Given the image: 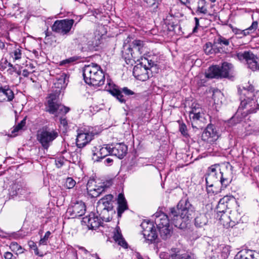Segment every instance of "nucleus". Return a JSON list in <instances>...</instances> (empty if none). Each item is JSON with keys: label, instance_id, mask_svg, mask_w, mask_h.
I'll list each match as a JSON object with an SVG mask.
<instances>
[{"label": "nucleus", "instance_id": "864d4df0", "mask_svg": "<svg viewBox=\"0 0 259 259\" xmlns=\"http://www.w3.org/2000/svg\"><path fill=\"white\" fill-rule=\"evenodd\" d=\"M60 123L64 127H66L67 126V121L66 118L61 117L60 119Z\"/></svg>", "mask_w": 259, "mask_h": 259}, {"label": "nucleus", "instance_id": "393cba45", "mask_svg": "<svg viewBox=\"0 0 259 259\" xmlns=\"http://www.w3.org/2000/svg\"><path fill=\"white\" fill-rule=\"evenodd\" d=\"M29 189L26 187H22L18 184H14L11 187L10 194L12 196H23L27 198L30 194Z\"/></svg>", "mask_w": 259, "mask_h": 259}, {"label": "nucleus", "instance_id": "4468645a", "mask_svg": "<svg viewBox=\"0 0 259 259\" xmlns=\"http://www.w3.org/2000/svg\"><path fill=\"white\" fill-rule=\"evenodd\" d=\"M132 44V48H128V51L131 53V56H128V59L132 58L134 60H138L142 54L147 52L144 41L139 39H135L133 41Z\"/></svg>", "mask_w": 259, "mask_h": 259}, {"label": "nucleus", "instance_id": "0e129e2a", "mask_svg": "<svg viewBox=\"0 0 259 259\" xmlns=\"http://www.w3.org/2000/svg\"><path fill=\"white\" fill-rule=\"evenodd\" d=\"M195 21V27H198L199 26V19L198 18L195 17L194 18Z\"/></svg>", "mask_w": 259, "mask_h": 259}, {"label": "nucleus", "instance_id": "bf43d9fd", "mask_svg": "<svg viewBox=\"0 0 259 259\" xmlns=\"http://www.w3.org/2000/svg\"><path fill=\"white\" fill-rule=\"evenodd\" d=\"M8 71H10L11 73H12L13 72H15L19 75L21 74V71L20 70H17L16 68H15L14 70H11V69H9Z\"/></svg>", "mask_w": 259, "mask_h": 259}, {"label": "nucleus", "instance_id": "5701e85b", "mask_svg": "<svg viewBox=\"0 0 259 259\" xmlns=\"http://www.w3.org/2000/svg\"><path fill=\"white\" fill-rule=\"evenodd\" d=\"M14 98V94L8 85L0 86V102H11Z\"/></svg>", "mask_w": 259, "mask_h": 259}, {"label": "nucleus", "instance_id": "a19ab883", "mask_svg": "<svg viewBox=\"0 0 259 259\" xmlns=\"http://www.w3.org/2000/svg\"><path fill=\"white\" fill-rule=\"evenodd\" d=\"M179 130L181 134L185 138H189V135L188 133L187 127L186 125L183 122L179 121Z\"/></svg>", "mask_w": 259, "mask_h": 259}, {"label": "nucleus", "instance_id": "b1692460", "mask_svg": "<svg viewBox=\"0 0 259 259\" xmlns=\"http://www.w3.org/2000/svg\"><path fill=\"white\" fill-rule=\"evenodd\" d=\"M101 218L95 216L94 213H90L89 216L83 218V221L91 229H96L101 225Z\"/></svg>", "mask_w": 259, "mask_h": 259}, {"label": "nucleus", "instance_id": "c03bdc74", "mask_svg": "<svg viewBox=\"0 0 259 259\" xmlns=\"http://www.w3.org/2000/svg\"><path fill=\"white\" fill-rule=\"evenodd\" d=\"M51 233L50 231H47L45 233L43 238H41L40 239L39 242V245H47L48 239L50 237V236L51 235Z\"/></svg>", "mask_w": 259, "mask_h": 259}, {"label": "nucleus", "instance_id": "13d9d810", "mask_svg": "<svg viewBox=\"0 0 259 259\" xmlns=\"http://www.w3.org/2000/svg\"><path fill=\"white\" fill-rule=\"evenodd\" d=\"M29 74L30 72L27 69H24L22 71V75L24 77H28Z\"/></svg>", "mask_w": 259, "mask_h": 259}, {"label": "nucleus", "instance_id": "338daca9", "mask_svg": "<svg viewBox=\"0 0 259 259\" xmlns=\"http://www.w3.org/2000/svg\"><path fill=\"white\" fill-rule=\"evenodd\" d=\"M51 34H52V32H51V31H49L48 30V29H47V30L45 31V34H46V37L50 36Z\"/></svg>", "mask_w": 259, "mask_h": 259}, {"label": "nucleus", "instance_id": "a878e982", "mask_svg": "<svg viewBox=\"0 0 259 259\" xmlns=\"http://www.w3.org/2000/svg\"><path fill=\"white\" fill-rule=\"evenodd\" d=\"M113 238L119 245L124 248H127V243L123 238L120 228L117 226L113 232Z\"/></svg>", "mask_w": 259, "mask_h": 259}, {"label": "nucleus", "instance_id": "680f3d73", "mask_svg": "<svg viewBox=\"0 0 259 259\" xmlns=\"http://www.w3.org/2000/svg\"><path fill=\"white\" fill-rule=\"evenodd\" d=\"M79 249L83 251L86 254L89 252L84 247L82 246L79 247Z\"/></svg>", "mask_w": 259, "mask_h": 259}, {"label": "nucleus", "instance_id": "37998d69", "mask_svg": "<svg viewBox=\"0 0 259 259\" xmlns=\"http://www.w3.org/2000/svg\"><path fill=\"white\" fill-rule=\"evenodd\" d=\"M26 124V117L24 118L23 120L21 121L20 123H19L17 125L14 127L13 130L12 131V133H15L16 132H18L19 131L22 130L23 127Z\"/></svg>", "mask_w": 259, "mask_h": 259}, {"label": "nucleus", "instance_id": "7c9ffc66", "mask_svg": "<svg viewBox=\"0 0 259 259\" xmlns=\"http://www.w3.org/2000/svg\"><path fill=\"white\" fill-rule=\"evenodd\" d=\"M205 76L207 78H221L220 67L218 66H211L205 71Z\"/></svg>", "mask_w": 259, "mask_h": 259}, {"label": "nucleus", "instance_id": "4c0bfd02", "mask_svg": "<svg viewBox=\"0 0 259 259\" xmlns=\"http://www.w3.org/2000/svg\"><path fill=\"white\" fill-rule=\"evenodd\" d=\"M78 57L77 56L71 57L60 61L59 62V65L61 66L68 67L74 62L78 60Z\"/></svg>", "mask_w": 259, "mask_h": 259}, {"label": "nucleus", "instance_id": "09e8293b", "mask_svg": "<svg viewBox=\"0 0 259 259\" xmlns=\"http://www.w3.org/2000/svg\"><path fill=\"white\" fill-rule=\"evenodd\" d=\"M55 163L56 166L58 168L61 167L64 164V157H58L55 160Z\"/></svg>", "mask_w": 259, "mask_h": 259}, {"label": "nucleus", "instance_id": "aec40b11", "mask_svg": "<svg viewBox=\"0 0 259 259\" xmlns=\"http://www.w3.org/2000/svg\"><path fill=\"white\" fill-rule=\"evenodd\" d=\"M204 113L200 106L198 104L193 103L191 106V110L189 111V117L192 121V126L193 122H197L203 118Z\"/></svg>", "mask_w": 259, "mask_h": 259}, {"label": "nucleus", "instance_id": "774afa93", "mask_svg": "<svg viewBox=\"0 0 259 259\" xmlns=\"http://www.w3.org/2000/svg\"><path fill=\"white\" fill-rule=\"evenodd\" d=\"M27 66H28V68H30V69H33L34 68V66L31 63H30L29 64L27 65Z\"/></svg>", "mask_w": 259, "mask_h": 259}, {"label": "nucleus", "instance_id": "8fccbe9b", "mask_svg": "<svg viewBox=\"0 0 259 259\" xmlns=\"http://www.w3.org/2000/svg\"><path fill=\"white\" fill-rule=\"evenodd\" d=\"M172 253V249H171L170 253L166 252H162L159 254V257L161 259H169L171 257Z\"/></svg>", "mask_w": 259, "mask_h": 259}, {"label": "nucleus", "instance_id": "0eeeda50", "mask_svg": "<svg viewBox=\"0 0 259 259\" xmlns=\"http://www.w3.org/2000/svg\"><path fill=\"white\" fill-rule=\"evenodd\" d=\"M58 136L57 130L45 126L37 131L36 139L43 148L48 150Z\"/></svg>", "mask_w": 259, "mask_h": 259}, {"label": "nucleus", "instance_id": "f257e3e1", "mask_svg": "<svg viewBox=\"0 0 259 259\" xmlns=\"http://www.w3.org/2000/svg\"><path fill=\"white\" fill-rule=\"evenodd\" d=\"M175 207L169 208V217L174 226L180 229L186 227V223L192 218L194 207L186 196L182 198Z\"/></svg>", "mask_w": 259, "mask_h": 259}, {"label": "nucleus", "instance_id": "58836bf2", "mask_svg": "<svg viewBox=\"0 0 259 259\" xmlns=\"http://www.w3.org/2000/svg\"><path fill=\"white\" fill-rule=\"evenodd\" d=\"M251 107L249 109L248 114L255 113L259 110V103L254 97L252 102H251Z\"/></svg>", "mask_w": 259, "mask_h": 259}, {"label": "nucleus", "instance_id": "72a5a7b5", "mask_svg": "<svg viewBox=\"0 0 259 259\" xmlns=\"http://www.w3.org/2000/svg\"><path fill=\"white\" fill-rule=\"evenodd\" d=\"M230 40L225 37L219 35L218 36L214 39V44L218 46L220 45V47L223 49V47L228 46L230 45Z\"/></svg>", "mask_w": 259, "mask_h": 259}, {"label": "nucleus", "instance_id": "f8f14e48", "mask_svg": "<svg viewBox=\"0 0 259 259\" xmlns=\"http://www.w3.org/2000/svg\"><path fill=\"white\" fill-rule=\"evenodd\" d=\"M141 226L143 229V235L148 243L154 242L158 238V234L152 222L143 221Z\"/></svg>", "mask_w": 259, "mask_h": 259}, {"label": "nucleus", "instance_id": "a211bd4d", "mask_svg": "<svg viewBox=\"0 0 259 259\" xmlns=\"http://www.w3.org/2000/svg\"><path fill=\"white\" fill-rule=\"evenodd\" d=\"M93 181H89L87 184V191L88 194L91 197L95 198L99 196L105 190L109 187L105 183L99 184V185H93Z\"/></svg>", "mask_w": 259, "mask_h": 259}, {"label": "nucleus", "instance_id": "cd10ccee", "mask_svg": "<svg viewBox=\"0 0 259 259\" xmlns=\"http://www.w3.org/2000/svg\"><path fill=\"white\" fill-rule=\"evenodd\" d=\"M171 259H195L193 254L188 252H182L177 248H172Z\"/></svg>", "mask_w": 259, "mask_h": 259}, {"label": "nucleus", "instance_id": "c756f323", "mask_svg": "<svg viewBox=\"0 0 259 259\" xmlns=\"http://www.w3.org/2000/svg\"><path fill=\"white\" fill-rule=\"evenodd\" d=\"M203 49L205 53L207 55L224 52L222 47L217 46L214 43L212 44L210 42H206L204 46Z\"/></svg>", "mask_w": 259, "mask_h": 259}, {"label": "nucleus", "instance_id": "ddd939ff", "mask_svg": "<svg viewBox=\"0 0 259 259\" xmlns=\"http://www.w3.org/2000/svg\"><path fill=\"white\" fill-rule=\"evenodd\" d=\"M74 22L73 19L56 20L52 25V29L56 33L63 35H67L71 30Z\"/></svg>", "mask_w": 259, "mask_h": 259}, {"label": "nucleus", "instance_id": "4be33fe9", "mask_svg": "<svg viewBox=\"0 0 259 259\" xmlns=\"http://www.w3.org/2000/svg\"><path fill=\"white\" fill-rule=\"evenodd\" d=\"M111 155H114L119 159H122L126 155L127 151V147L123 143H116L114 145H111Z\"/></svg>", "mask_w": 259, "mask_h": 259}, {"label": "nucleus", "instance_id": "6ab92c4d", "mask_svg": "<svg viewBox=\"0 0 259 259\" xmlns=\"http://www.w3.org/2000/svg\"><path fill=\"white\" fill-rule=\"evenodd\" d=\"M133 75L135 77L141 81L147 80L149 78L148 67L143 63H141L134 66L133 71Z\"/></svg>", "mask_w": 259, "mask_h": 259}, {"label": "nucleus", "instance_id": "473e14b6", "mask_svg": "<svg viewBox=\"0 0 259 259\" xmlns=\"http://www.w3.org/2000/svg\"><path fill=\"white\" fill-rule=\"evenodd\" d=\"M96 154L98 157L97 161L105 158L109 155H111V146L108 145H104Z\"/></svg>", "mask_w": 259, "mask_h": 259}, {"label": "nucleus", "instance_id": "f03ea898", "mask_svg": "<svg viewBox=\"0 0 259 259\" xmlns=\"http://www.w3.org/2000/svg\"><path fill=\"white\" fill-rule=\"evenodd\" d=\"M216 165H211L208 168L207 172L205 176L206 184L209 186L213 185L214 183L219 181L221 184L220 191L225 190L231 183L232 181L231 170L232 166L229 163L225 164V167L220 169L218 174L216 169Z\"/></svg>", "mask_w": 259, "mask_h": 259}, {"label": "nucleus", "instance_id": "79ce46f5", "mask_svg": "<svg viewBox=\"0 0 259 259\" xmlns=\"http://www.w3.org/2000/svg\"><path fill=\"white\" fill-rule=\"evenodd\" d=\"M28 245L29 247L33 249L34 254L36 255H38L39 256H43L44 254L42 253L40 254L38 248L37 247L36 244L33 241H29L28 242Z\"/></svg>", "mask_w": 259, "mask_h": 259}, {"label": "nucleus", "instance_id": "1a4fd4ad", "mask_svg": "<svg viewBox=\"0 0 259 259\" xmlns=\"http://www.w3.org/2000/svg\"><path fill=\"white\" fill-rule=\"evenodd\" d=\"M236 57L240 61L245 60L248 68L253 71L259 70V58L251 51L239 52L236 54Z\"/></svg>", "mask_w": 259, "mask_h": 259}, {"label": "nucleus", "instance_id": "dca6fc26", "mask_svg": "<svg viewBox=\"0 0 259 259\" xmlns=\"http://www.w3.org/2000/svg\"><path fill=\"white\" fill-rule=\"evenodd\" d=\"M108 90L121 103H125L128 97L136 94L127 87H123L120 89L113 88Z\"/></svg>", "mask_w": 259, "mask_h": 259}, {"label": "nucleus", "instance_id": "c9c22d12", "mask_svg": "<svg viewBox=\"0 0 259 259\" xmlns=\"http://www.w3.org/2000/svg\"><path fill=\"white\" fill-rule=\"evenodd\" d=\"M257 21H253L252 23L251 26H249L248 28L243 30H240V34H242L243 36H246L248 35L249 33L253 32L257 28Z\"/></svg>", "mask_w": 259, "mask_h": 259}, {"label": "nucleus", "instance_id": "ea45409f", "mask_svg": "<svg viewBox=\"0 0 259 259\" xmlns=\"http://www.w3.org/2000/svg\"><path fill=\"white\" fill-rule=\"evenodd\" d=\"M14 61L19 60L21 58L22 53L20 48H16L10 54Z\"/></svg>", "mask_w": 259, "mask_h": 259}, {"label": "nucleus", "instance_id": "f704fd0d", "mask_svg": "<svg viewBox=\"0 0 259 259\" xmlns=\"http://www.w3.org/2000/svg\"><path fill=\"white\" fill-rule=\"evenodd\" d=\"M206 4L207 3L205 0H198L197 2L196 13L197 14H207V10L206 8Z\"/></svg>", "mask_w": 259, "mask_h": 259}, {"label": "nucleus", "instance_id": "69168bd1", "mask_svg": "<svg viewBox=\"0 0 259 259\" xmlns=\"http://www.w3.org/2000/svg\"><path fill=\"white\" fill-rule=\"evenodd\" d=\"M8 65L9 67H11V70H14L15 67L11 63H8Z\"/></svg>", "mask_w": 259, "mask_h": 259}, {"label": "nucleus", "instance_id": "2eb2a0df", "mask_svg": "<svg viewBox=\"0 0 259 259\" xmlns=\"http://www.w3.org/2000/svg\"><path fill=\"white\" fill-rule=\"evenodd\" d=\"M252 87H250L249 90L243 89L240 93V104L239 107V109H246V112L248 114L249 109L251 107V102H252L255 96L252 91Z\"/></svg>", "mask_w": 259, "mask_h": 259}, {"label": "nucleus", "instance_id": "4d7b16f0", "mask_svg": "<svg viewBox=\"0 0 259 259\" xmlns=\"http://www.w3.org/2000/svg\"><path fill=\"white\" fill-rule=\"evenodd\" d=\"M148 62V66L147 67H148V70H150V68L153 67L154 65H155L154 62L152 60H147Z\"/></svg>", "mask_w": 259, "mask_h": 259}, {"label": "nucleus", "instance_id": "6e6d98bb", "mask_svg": "<svg viewBox=\"0 0 259 259\" xmlns=\"http://www.w3.org/2000/svg\"><path fill=\"white\" fill-rule=\"evenodd\" d=\"M13 256V254L10 252H6L4 254V257L5 259H12Z\"/></svg>", "mask_w": 259, "mask_h": 259}, {"label": "nucleus", "instance_id": "39448f33", "mask_svg": "<svg viewBox=\"0 0 259 259\" xmlns=\"http://www.w3.org/2000/svg\"><path fill=\"white\" fill-rule=\"evenodd\" d=\"M113 196L111 194L105 195L97 202L96 209L99 217L103 221L109 222L111 220L109 212L113 207Z\"/></svg>", "mask_w": 259, "mask_h": 259}, {"label": "nucleus", "instance_id": "423d86ee", "mask_svg": "<svg viewBox=\"0 0 259 259\" xmlns=\"http://www.w3.org/2000/svg\"><path fill=\"white\" fill-rule=\"evenodd\" d=\"M154 222L158 230L159 235L163 239H166L171 235V230L169 229V222L173 224L169 217L163 212H157L153 215Z\"/></svg>", "mask_w": 259, "mask_h": 259}, {"label": "nucleus", "instance_id": "49530a36", "mask_svg": "<svg viewBox=\"0 0 259 259\" xmlns=\"http://www.w3.org/2000/svg\"><path fill=\"white\" fill-rule=\"evenodd\" d=\"M75 181L71 178H68L66 181V187L68 189H71L75 185Z\"/></svg>", "mask_w": 259, "mask_h": 259}, {"label": "nucleus", "instance_id": "9d476101", "mask_svg": "<svg viewBox=\"0 0 259 259\" xmlns=\"http://www.w3.org/2000/svg\"><path fill=\"white\" fill-rule=\"evenodd\" d=\"M47 111L51 114L61 113L66 114L69 111V108L61 105L58 102V96L55 94H50L47 100Z\"/></svg>", "mask_w": 259, "mask_h": 259}, {"label": "nucleus", "instance_id": "7ed1b4c3", "mask_svg": "<svg viewBox=\"0 0 259 259\" xmlns=\"http://www.w3.org/2000/svg\"><path fill=\"white\" fill-rule=\"evenodd\" d=\"M82 75L85 82L89 85L100 87L105 83L104 73L97 64L92 63L85 65L82 69Z\"/></svg>", "mask_w": 259, "mask_h": 259}, {"label": "nucleus", "instance_id": "2f4dec72", "mask_svg": "<svg viewBox=\"0 0 259 259\" xmlns=\"http://www.w3.org/2000/svg\"><path fill=\"white\" fill-rule=\"evenodd\" d=\"M233 66L231 63L224 62L222 66L220 67V72L221 78H227L229 76Z\"/></svg>", "mask_w": 259, "mask_h": 259}, {"label": "nucleus", "instance_id": "c85d7f7f", "mask_svg": "<svg viewBox=\"0 0 259 259\" xmlns=\"http://www.w3.org/2000/svg\"><path fill=\"white\" fill-rule=\"evenodd\" d=\"M209 214L206 213H200L195 219V226L197 228H202L207 225L209 220Z\"/></svg>", "mask_w": 259, "mask_h": 259}, {"label": "nucleus", "instance_id": "052dcab7", "mask_svg": "<svg viewBox=\"0 0 259 259\" xmlns=\"http://www.w3.org/2000/svg\"><path fill=\"white\" fill-rule=\"evenodd\" d=\"M5 44L4 42L2 41L1 40H0V49L1 50H4V49H6L5 48Z\"/></svg>", "mask_w": 259, "mask_h": 259}, {"label": "nucleus", "instance_id": "a18cd8bd", "mask_svg": "<svg viewBox=\"0 0 259 259\" xmlns=\"http://www.w3.org/2000/svg\"><path fill=\"white\" fill-rule=\"evenodd\" d=\"M143 1L146 3L148 7H155L157 8L161 0H143Z\"/></svg>", "mask_w": 259, "mask_h": 259}, {"label": "nucleus", "instance_id": "e2e57ef3", "mask_svg": "<svg viewBox=\"0 0 259 259\" xmlns=\"http://www.w3.org/2000/svg\"><path fill=\"white\" fill-rule=\"evenodd\" d=\"M107 84H108L109 85V88H107V87H106V88H107V90L108 91V90L110 89H112L113 88H114L113 87H112L110 88V86L112 85V83L111 82V81L110 80H107Z\"/></svg>", "mask_w": 259, "mask_h": 259}, {"label": "nucleus", "instance_id": "412c9836", "mask_svg": "<svg viewBox=\"0 0 259 259\" xmlns=\"http://www.w3.org/2000/svg\"><path fill=\"white\" fill-rule=\"evenodd\" d=\"M234 259H259V252L251 249H242L237 253Z\"/></svg>", "mask_w": 259, "mask_h": 259}, {"label": "nucleus", "instance_id": "5fc2aeb1", "mask_svg": "<svg viewBox=\"0 0 259 259\" xmlns=\"http://www.w3.org/2000/svg\"><path fill=\"white\" fill-rule=\"evenodd\" d=\"M113 159L108 157L105 159L104 163L106 165H110L113 163Z\"/></svg>", "mask_w": 259, "mask_h": 259}, {"label": "nucleus", "instance_id": "f3484780", "mask_svg": "<svg viewBox=\"0 0 259 259\" xmlns=\"http://www.w3.org/2000/svg\"><path fill=\"white\" fill-rule=\"evenodd\" d=\"M220 135L216 127L212 124H208L201 135V139L208 143L212 144L215 142Z\"/></svg>", "mask_w": 259, "mask_h": 259}, {"label": "nucleus", "instance_id": "9b49d317", "mask_svg": "<svg viewBox=\"0 0 259 259\" xmlns=\"http://www.w3.org/2000/svg\"><path fill=\"white\" fill-rule=\"evenodd\" d=\"M86 210L85 203L82 201L72 202L66 212L65 216L68 219H74L82 216Z\"/></svg>", "mask_w": 259, "mask_h": 259}, {"label": "nucleus", "instance_id": "6e6552de", "mask_svg": "<svg viewBox=\"0 0 259 259\" xmlns=\"http://www.w3.org/2000/svg\"><path fill=\"white\" fill-rule=\"evenodd\" d=\"M96 132L93 127H81L77 130L76 143L81 148L90 143L94 138Z\"/></svg>", "mask_w": 259, "mask_h": 259}, {"label": "nucleus", "instance_id": "3c124183", "mask_svg": "<svg viewBox=\"0 0 259 259\" xmlns=\"http://www.w3.org/2000/svg\"><path fill=\"white\" fill-rule=\"evenodd\" d=\"M67 78L68 79V77H67V75L65 74V73H63L60 77V78L58 79V81H60V83H61L62 82H63L64 84H67V83L66 82V79ZM68 79L67 80V81H68Z\"/></svg>", "mask_w": 259, "mask_h": 259}, {"label": "nucleus", "instance_id": "603ef678", "mask_svg": "<svg viewBox=\"0 0 259 259\" xmlns=\"http://www.w3.org/2000/svg\"><path fill=\"white\" fill-rule=\"evenodd\" d=\"M206 191L208 194H217V192H215L213 189L212 187L213 185H212L211 186H209L208 184H206Z\"/></svg>", "mask_w": 259, "mask_h": 259}, {"label": "nucleus", "instance_id": "e433bc0d", "mask_svg": "<svg viewBox=\"0 0 259 259\" xmlns=\"http://www.w3.org/2000/svg\"><path fill=\"white\" fill-rule=\"evenodd\" d=\"M10 248L16 254H21L24 252V249L16 242H12L10 245Z\"/></svg>", "mask_w": 259, "mask_h": 259}, {"label": "nucleus", "instance_id": "20e7f679", "mask_svg": "<svg viewBox=\"0 0 259 259\" xmlns=\"http://www.w3.org/2000/svg\"><path fill=\"white\" fill-rule=\"evenodd\" d=\"M236 202V200L233 196H225L221 199L217 207V218L224 226H231L233 233L239 228L238 224L232 226L229 221V217L225 214L227 209L231 208L232 205Z\"/></svg>", "mask_w": 259, "mask_h": 259}, {"label": "nucleus", "instance_id": "de8ad7c7", "mask_svg": "<svg viewBox=\"0 0 259 259\" xmlns=\"http://www.w3.org/2000/svg\"><path fill=\"white\" fill-rule=\"evenodd\" d=\"M229 255L230 249L229 246H225L223 247L221 251V256L224 259H226L227 258H228Z\"/></svg>", "mask_w": 259, "mask_h": 259}, {"label": "nucleus", "instance_id": "bb28decb", "mask_svg": "<svg viewBox=\"0 0 259 259\" xmlns=\"http://www.w3.org/2000/svg\"><path fill=\"white\" fill-rule=\"evenodd\" d=\"M117 203V215L119 217H121L122 213L128 209L127 202L123 194L121 193L118 194Z\"/></svg>", "mask_w": 259, "mask_h": 259}]
</instances>
